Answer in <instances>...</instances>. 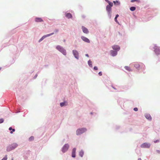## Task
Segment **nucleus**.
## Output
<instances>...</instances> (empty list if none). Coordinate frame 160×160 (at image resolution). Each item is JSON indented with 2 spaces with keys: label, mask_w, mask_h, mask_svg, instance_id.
<instances>
[{
  "label": "nucleus",
  "mask_w": 160,
  "mask_h": 160,
  "mask_svg": "<svg viewBox=\"0 0 160 160\" xmlns=\"http://www.w3.org/2000/svg\"><path fill=\"white\" fill-rule=\"evenodd\" d=\"M7 156L6 155L5 157L3 158L2 160H7Z\"/></svg>",
  "instance_id": "7c9ffc66"
},
{
  "label": "nucleus",
  "mask_w": 160,
  "mask_h": 160,
  "mask_svg": "<svg viewBox=\"0 0 160 160\" xmlns=\"http://www.w3.org/2000/svg\"><path fill=\"white\" fill-rule=\"evenodd\" d=\"M140 65L139 63H136L135 65V67L138 69L140 68Z\"/></svg>",
  "instance_id": "5701e85b"
},
{
  "label": "nucleus",
  "mask_w": 160,
  "mask_h": 160,
  "mask_svg": "<svg viewBox=\"0 0 160 160\" xmlns=\"http://www.w3.org/2000/svg\"><path fill=\"white\" fill-rule=\"evenodd\" d=\"M86 56L88 57V54H86Z\"/></svg>",
  "instance_id": "4c0bfd02"
},
{
  "label": "nucleus",
  "mask_w": 160,
  "mask_h": 160,
  "mask_svg": "<svg viewBox=\"0 0 160 160\" xmlns=\"http://www.w3.org/2000/svg\"><path fill=\"white\" fill-rule=\"evenodd\" d=\"M154 48L155 53L157 55L159 54L160 53V47L159 48L157 46H155Z\"/></svg>",
  "instance_id": "423d86ee"
},
{
  "label": "nucleus",
  "mask_w": 160,
  "mask_h": 160,
  "mask_svg": "<svg viewBox=\"0 0 160 160\" xmlns=\"http://www.w3.org/2000/svg\"><path fill=\"white\" fill-rule=\"evenodd\" d=\"M58 29H56L55 30V32H58Z\"/></svg>",
  "instance_id": "c9c22d12"
},
{
  "label": "nucleus",
  "mask_w": 160,
  "mask_h": 160,
  "mask_svg": "<svg viewBox=\"0 0 160 160\" xmlns=\"http://www.w3.org/2000/svg\"><path fill=\"white\" fill-rule=\"evenodd\" d=\"M82 28L84 33L86 34H88V33L89 31L87 28H86L84 26H82Z\"/></svg>",
  "instance_id": "9d476101"
},
{
  "label": "nucleus",
  "mask_w": 160,
  "mask_h": 160,
  "mask_svg": "<svg viewBox=\"0 0 160 160\" xmlns=\"http://www.w3.org/2000/svg\"><path fill=\"white\" fill-rule=\"evenodd\" d=\"M9 130H11L10 133L11 134H12L13 132H15V129H13L12 127H10L9 128Z\"/></svg>",
  "instance_id": "6ab92c4d"
},
{
  "label": "nucleus",
  "mask_w": 160,
  "mask_h": 160,
  "mask_svg": "<svg viewBox=\"0 0 160 160\" xmlns=\"http://www.w3.org/2000/svg\"><path fill=\"white\" fill-rule=\"evenodd\" d=\"M66 16L68 18H71L72 17L71 14L69 13H67L66 14Z\"/></svg>",
  "instance_id": "f3484780"
},
{
  "label": "nucleus",
  "mask_w": 160,
  "mask_h": 160,
  "mask_svg": "<svg viewBox=\"0 0 160 160\" xmlns=\"http://www.w3.org/2000/svg\"><path fill=\"white\" fill-rule=\"evenodd\" d=\"M56 48L63 55H66V50L62 47L60 46H58L56 47Z\"/></svg>",
  "instance_id": "7ed1b4c3"
},
{
  "label": "nucleus",
  "mask_w": 160,
  "mask_h": 160,
  "mask_svg": "<svg viewBox=\"0 0 160 160\" xmlns=\"http://www.w3.org/2000/svg\"><path fill=\"white\" fill-rule=\"evenodd\" d=\"M118 16H119L118 15V14H117L116 15V17H115V19H114L115 21L116 22H117V23L118 22V20H117V18L118 17Z\"/></svg>",
  "instance_id": "a878e982"
},
{
  "label": "nucleus",
  "mask_w": 160,
  "mask_h": 160,
  "mask_svg": "<svg viewBox=\"0 0 160 160\" xmlns=\"http://www.w3.org/2000/svg\"><path fill=\"white\" fill-rule=\"evenodd\" d=\"M95 70H97L98 69V68H97V67H96V66H95L94 67V68H93Z\"/></svg>",
  "instance_id": "2f4dec72"
},
{
  "label": "nucleus",
  "mask_w": 160,
  "mask_h": 160,
  "mask_svg": "<svg viewBox=\"0 0 160 160\" xmlns=\"http://www.w3.org/2000/svg\"><path fill=\"white\" fill-rule=\"evenodd\" d=\"M4 119L2 118L0 119V123H1L3 122Z\"/></svg>",
  "instance_id": "c756f323"
},
{
  "label": "nucleus",
  "mask_w": 160,
  "mask_h": 160,
  "mask_svg": "<svg viewBox=\"0 0 160 160\" xmlns=\"http://www.w3.org/2000/svg\"><path fill=\"white\" fill-rule=\"evenodd\" d=\"M17 146L18 145L16 143H13L7 147V150L8 152L14 149L17 147Z\"/></svg>",
  "instance_id": "f03ea898"
},
{
  "label": "nucleus",
  "mask_w": 160,
  "mask_h": 160,
  "mask_svg": "<svg viewBox=\"0 0 160 160\" xmlns=\"http://www.w3.org/2000/svg\"><path fill=\"white\" fill-rule=\"evenodd\" d=\"M112 47L113 49L117 50V51H119L120 49L119 47L118 46L116 45L113 46Z\"/></svg>",
  "instance_id": "f8f14e48"
},
{
  "label": "nucleus",
  "mask_w": 160,
  "mask_h": 160,
  "mask_svg": "<svg viewBox=\"0 0 160 160\" xmlns=\"http://www.w3.org/2000/svg\"><path fill=\"white\" fill-rule=\"evenodd\" d=\"M140 2V1H139V0H131V2Z\"/></svg>",
  "instance_id": "c85d7f7f"
},
{
  "label": "nucleus",
  "mask_w": 160,
  "mask_h": 160,
  "mask_svg": "<svg viewBox=\"0 0 160 160\" xmlns=\"http://www.w3.org/2000/svg\"><path fill=\"white\" fill-rule=\"evenodd\" d=\"M136 9V8L134 7H132L130 8V10L131 11H134Z\"/></svg>",
  "instance_id": "393cba45"
},
{
  "label": "nucleus",
  "mask_w": 160,
  "mask_h": 160,
  "mask_svg": "<svg viewBox=\"0 0 160 160\" xmlns=\"http://www.w3.org/2000/svg\"><path fill=\"white\" fill-rule=\"evenodd\" d=\"M145 117L146 118L149 120H151L152 119V117L149 114H147L145 115Z\"/></svg>",
  "instance_id": "dca6fc26"
},
{
  "label": "nucleus",
  "mask_w": 160,
  "mask_h": 160,
  "mask_svg": "<svg viewBox=\"0 0 160 160\" xmlns=\"http://www.w3.org/2000/svg\"><path fill=\"white\" fill-rule=\"evenodd\" d=\"M87 129L85 128H82L78 129L76 132V134L77 135H80L87 131Z\"/></svg>",
  "instance_id": "f257e3e1"
},
{
  "label": "nucleus",
  "mask_w": 160,
  "mask_h": 160,
  "mask_svg": "<svg viewBox=\"0 0 160 160\" xmlns=\"http://www.w3.org/2000/svg\"><path fill=\"white\" fill-rule=\"evenodd\" d=\"M110 54L112 56H114L117 54V52L113 50H111L110 51Z\"/></svg>",
  "instance_id": "ddd939ff"
},
{
  "label": "nucleus",
  "mask_w": 160,
  "mask_h": 160,
  "mask_svg": "<svg viewBox=\"0 0 160 160\" xmlns=\"http://www.w3.org/2000/svg\"><path fill=\"white\" fill-rule=\"evenodd\" d=\"M106 1L109 4L108 5H110L111 7H112L113 5V4L112 2H110L108 0H106Z\"/></svg>",
  "instance_id": "4be33fe9"
},
{
  "label": "nucleus",
  "mask_w": 160,
  "mask_h": 160,
  "mask_svg": "<svg viewBox=\"0 0 160 160\" xmlns=\"http://www.w3.org/2000/svg\"><path fill=\"white\" fill-rule=\"evenodd\" d=\"M157 153H160V151L159 150H157Z\"/></svg>",
  "instance_id": "e433bc0d"
},
{
  "label": "nucleus",
  "mask_w": 160,
  "mask_h": 160,
  "mask_svg": "<svg viewBox=\"0 0 160 160\" xmlns=\"http://www.w3.org/2000/svg\"><path fill=\"white\" fill-rule=\"evenodd\" d=\"M69 145L67 144H65L62 147V151L63 153H64L66 151H67L69 148Z\"/></svg>",
  "instance_id": "39448f33"
},
{
  "label": "nucleus",
  "mask_w": 160,
  "mask_h": 160,
  "mask_svg": "<svg viewBox=\"0 0 160 160\" xmlns=\"http://www.w3.org/2000/svg\"><path fill=\"white\" fill-rule=\"evenodd\" d=\"M159 142V140H157L156 141H154V143H156L157 142Z\"/></svg>",
  "instance_id": "f704fd0d"
},
{
  "label": "nucleus",
  "mask_w": 160,
  "mask_h": 160,
  "mask_svg": "<svg viewBox=\"0 0 160 160\" xmlns=\"http://www.w3.org/2000/svg\"><path fill=\"white\" fill-rule=\"evenodd\" d=\"M34 138L33 136H31V137L29 139V141H32L34 140Z\"/></svg>",
  "instance_id": "cd10ccee"
},
{
  "label": "nucleus",
  "mask_w": 160,
  "mask_h": 160,
  "mask_svg": "<svg viewBox=\"0 0 160 160\" xmlns=\"http://www.w3.org/2000/svg\"><path fill=\"white\" fill-rule=\"evenodd\" d=\"M88 64L91 67H92V62L90 61V60H89L88 61Z\"/></svg>",
  "instance_id": "bb28decb"
},
{
  "label": "nucleus",
  "mask_w": 160,
  "mask_h": 160,
  "mask_svg": "<svg viewBox=\"0 0 160 160\" xmlns=\"http://www.w3.org/2000/svg\"><path fill=\"white\" fill-rule=\"evenodd\" d=\"M83 154L84 152L82 150H81L79 152V155L81 157H82L83 155Z\"/></svg>",
  "instance_id": "412c9836"
},
{
  "label": "nucleus",
  "mask_w": 160,
  "mask_h": 160,
  "mask_svg": "<svg viewBox=\"0 0 160 160\" xmlns=\"http://www.w3.org/2000/svg\"><path fill=\"white\" fill-rule=\"evenodd\" d=\"M138 160H141V158H139L138 159Z\"/></svg>",
  "instance_id": "58836bf2"
},
{
  "label": "nucleus",
  "mask_w": 160,
  "mask_h": 160,
  "mask_svg": "<svg viewBox=\"0 0 160 160\" xmlns=\"http://www.w3.org/2000/svg\"><path fill=\"white\" fill-rule=\"evenodd\" d=\"M67 102H61L60 103V105L61 107H63L64 106L67 105Z\"/></svg>",
  "instance_id": "aec40b11"
},
{
  "label": "nucleus",
  "mask_w": 160,
  "mask_h": 160,
  "mask_svg": "<svg viewBox=\"0 0 160 160\" xmlns=\"http://www.w3.org/2000/svg\"><path fill=\"white\" fill-rule=\"evenodd\" d=\"M12 160H13V159H12Z\"/></svg>",
  "instance_id": "ea45409f"
},
{
  "label": "nucleus",
  "mask_w": 160,
  "mask_h": 160,
  "mask_svg": "<svg viewBox=\"0 0 160 160\" xmlns=\"http://www.w3.org/2000/svg\"><path fill=\"white\" fill-rule=\"evenodd\" d=\"M133 109L135 111H137L138 110V108H134Z\"/></svg>",
  "instance_id": "473e14b6"
},
{
  "label": "nucleus",
  "mask_w": 160,
  "mask_h": 160,
  "mask_svg": "<svg viewBox=\"0 0 160 160\" xmlns=\"http://www.w3.org/2000/svg\"><path fill=\"white\" fill-rule=\"evenodd\" d=\"M106 10L108 12V14L109 16L111 18V8L110 7V5H107L106 7Z\"/></svg>",
  "instance_id": "20e7f679"
},
{
  "label": "nucleus",
  "mask_w": 160,
  "mask_h": 160,
  "mask_svg": "<svg viewBox=\"0 0 160 160\" xmlns=\"http://www.w3.org/2000/svg\"><path fill=\"white\" fill-rule=\"evenodd\" d=\"M98 74L100 76H101L102 75V72H99Z\"/></svg>",
  "instance_id": "72a5a7b5"
},
{
  "label": "nucleus",
  "mask_w": 160,
  "mask_h": 160,
  "mask_svg": "<svg viewBox=\"0 0 160 160\" xmlns=\"http://www.w3.org/2000/svg\"><path fill=\"white\" fill-rule=\"evenodd\" d=\"M81 38L82 39L84 42L89 43L90 42L89 40V39H88L87 38L84 37V36H82L81 37Z\"/></svg>",
  "instance_id": "9b49d317"
},
{
  "label": "nucleus",
  "mask_w": 160,
  "mask_h": 160,
  "mask_svg": "<svg viewBox=\"0 0 160 160\" xmlns=\"http://www.w3.org/2000/svg\"><path fill=\"white\" fill-rule=\"evenodd\" d=\"M125 68L126 70H128V71H131V69L128 66H127L125 67Z\"/></svg>",
  "instance_id": "b1692460"
},
{
  "label": "nucleus",
  "mask_w": 160,
  "mask_h": 160,
  "mask_svg": "<svg viewBox=\"0 0 160 160\" xmlns=\"http://www.w3.org/2000/svg\"><path fill=\"white\" fill-rule=\"evenodd\" d=\"M76 148H74L73 149L72 152V157L73 158H75L76 156L75 153H76Z\"/></svg>",
  "instance_id": "2eb2a0df"
},
{
  "label": "nucleus",
  "mask_w": 160,
  "mask_h": 160,
  "mask_svg": "<svg viewBox=\"0 0 160 160\" xmlns=\"http://www.w3.org/2000/svg\"><path fill=\"white\" fill-rule=\"evenodd\" d=\"M113 2L114 3V5L116 6H119L120 5V2L117 1H114Z\"/></svg>",
  "instance_id": "a211bd4d"
},
{
  "label": "nucleus",
  "mask_w": 160,
  "mask_h": 160,
  "mask_svg": "<svg viewBox=\"0 0 160 160\" xmlns=\"http://www.w3.org/2000/svg\"><path fill=\"white\" fill-rule=\"evenodd\" d=\"M54 34V33L53 32H52V33H51L50 34H47V35H44L43 36H42L40 39L39 40V42H41L42 40L44 38H46V37H49L51 35H53V34Z\"/></svg>",
  "instance_id": "6e6552de"
},
{
  "label": "nucleus",
  "mask_w": 160,
  "mask_h": 160,
  "mask_svg": "<svg viewBox=\"0 0 160 160\" xmlns=\"http://www.w3.org/2000/svg\"><path fill=\"white\" fill-rule=\"evenodd\" d=\"M72 52L75 57L77 59H78V52L76 50L72 51Z\"/></svg>",
  "instance_id": "1a4fd4ad"
},
{
  "label": "nucleus",
  "mask_w": 160,
  "mask_h": 160,
  "mask_svg": "<svg viewBox=\"0 0 160 160\" xmlns=\"http://www.w3.org/2000/svg\"><path fill=\"white\" fill-rule=\"evenodd\" d=\"M150 146V144L148 143H144L141 145L142 148H148Z\"/></svg>",
  "instance_id": "0eeeda50"
},
{
  "label": "nucleus",
  "mask_w": 160,
  "mask_h": 160,
  "mask_svg": "<svg viewBox=\"0 0 160 160\" xmlns=\"http://www.w3.org/2000/svg\"><path fill=\"white\" fill-rule=\"evenodd\" d=\"M35 21L36 22H43V20L41 18H35Z\"/></svg>",
  "instance_id": "4468645a"
}]
</instances>
